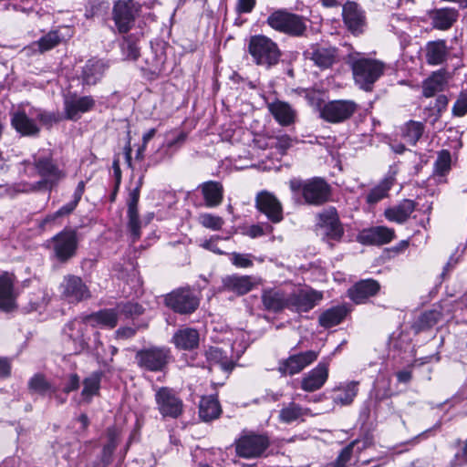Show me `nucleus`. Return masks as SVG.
Returning <instances> with one entry per match:
<instances>
[{
  "instance_id": "f257e3e1",
  "label": "nucleus",
  "mask_w": 467,
  "mask_h": 467,
  "mask_svg": "<svg viewBox=\"0 0 467 467\" xmlns=\"http://www.w3.org/2000/svg\"><path fill=\"white\" fill-rule=\"evenodd\" d=\"M24 164L32 166L36 174L40 177L38 186L45 191L51 192L66 179L67 171L65 164L55 158L50 149H41L32 155V160L24 161Z\"/></svg>"
},
{
  "instance_id": "f03ea898",
  "label": "nucleus",
  "mask_w": 467,
  "mask_h": 467,
  "mask_svg": "<svg viewBox=\"0 0 467 467\" xmlns=\"http://www.w3.org/2000/svg\"><path fill=\"white\" fill-rule=\"evenodd\" d=\"M348 62L352 68L355 83L366 91L372 89L385 69L383 62L366 57L358 52L349 54Z\"/></svg>"
},
{
  "instance_id": "7ed1b4c3",
  "label": "nucleus",
  "mask_w": 467,
  "mask_h": 467,
  "mask_svg": "<svg viewBox=\"0 0 467 467\" xmlns=\"http://www.w3.org/2000/svg\"><path fill=\"white\" fill-rule=\"evenodd\" d=\"M247 52L252 61L258 67L270 69L281 60L282 51L275 41L265 35L251 36L247 43Z\"/></svg>"
},
{
  "instance_id": "20e7f679",
  "label": "nucleus",
  "mask_w": 467,
  "mask_h": 467,
  "mask_svg": "<svg viewBox=\"0 0 467 467\" xmlns=\"http://www.w3.org/2000/svg\"><path fill=\"white\" fill-rule=\"evenodd\" d=\"M265 23L273 30L292 37H303L307 31L306 17L284 8L273 11Z\"/></svg>"
},
{
  "instance_id": "39448f33",
  "label": "nucleus",
  "mask_w": 467,
  "mask_h": 467,
  "mask_svg": "<svg viewBox=\"0 0 467 467\" xmlns=\"http://www.w3.org/2000/svg\"><path fill=\"white\" fill-rule=\"evenodd\" d=\"M289 186L294 193H301L305 202L310 205H322L329 200L331 195V186L320 177L306 181L292 179Z\"/></svg>"
},
{
  "instance_id": "423d86ee",
  "label": "nucleus",
  "mask_w": 467,
  "mask_h": 467,
  "mask_svg": "<svg viewBox=\"0 0 467 467\" xmlns=\"http://www.w3.org/2000/svg\"><path fill=\"white\" fill-rule=\"evenodd\" d=\"M171 358L170 348L166 347H150L138 350L134 359L141 370L162 372L167 368Z\"/></svg>"
},
{
  "instance_id": "0eeeda50",
  "label": "nucleus",
  "mask_w": 467,
  "mask_h": 467,
  "mask_svg": "<svg viewBox=\"0 0 467 467\" xmlns=\"http://www.w3.org/2000/svg\"><path fill=\"white\" fill-rule=\"evenodd\" d=\"M78 239L73 229H64L47 241V247L52 250V257L65 264L77 254Z\"/></svg>"
},
{
  "instance_id": "6e6552de",
  "label": "nucleus",
  "mask_w": 467,
  "mask_h": 467,
  "mask_svg": "<svg viewBox=\"0 0 467 467\" xmlns=\"http://www.w3.org/2000/svg\"><path fill=\"white\" fill-rule=\"evenodd\" d=\"M164 304L177 314L191 315L199 307L200 299L193 289L180 287L165 295Z\"/></svg>"
},
{
  "instance_id": "1a4fd4ad",
  "label": "nucleus",
  "mask_w": 467,
  "mask_h": 467,
  "mask_svg": "<svg viewBox=\"0 0 467 467\" xmlns=\"http://www.w3.org/2000/svg\"><path fill=\"white\" fill-rule=\"evenodd\" d=\"M358 105L351 99H335L326 102L320 109V118L328 123H342L358 110Z\"/></svg>"
},
{
  "instance_id": "9d476101",
  "label": "nucleus",
  "mask_w": 467,
  "mask_h": 467,
  "mask_svg": "<svg viewBox=\"0 0 467 467\" xmlns=\"http://www.w3.org/2000/svg\"><path fill=\"white\" fill-rule=\"evenodd\" d=\"M303 56L321 70L330 68L339 61L338 49L328 43L311 44L303 52Z\"/></svg>"
},
{
  "instance_id": "9b49d317",
  "label": "nucleus",
  "mask_w": 467,
  "mask_h": 467,
  "mask_svg": "<svg viewBox=\"0 0 467 467\" xmlns=\"http://www.w3.org/2000/svg\"><path fill=\"white\" fill-rule=\"evenodd\" d=\"M157 410L162 418L177 419L183 412V401L171 388H159L155 393Z\"/></svg>"
},
{
  "instance_id": "f8f14e48",
  "label": "nucleus",
  "mask_w": 467,
  "mask_h": 467,
  "mask_svg": "<svg viewBox=\"0 0 467 467\" xmlns=\"http://www.w3.org/2000/svg\"><path fill=\"white\" fill-rule=\"evenodd\" d=\"M140 12V5L135 0H118L114 3L112 18L119 33H127L134 25Z\"/></svg>"
},
{
  "instance_id": "ddd939ff",
  "label": "nucleus",
  "mask_w": 467,
  "mask_h": 467,
  "mask_svg": "<svg viewBox=\"0 0 467 467\" xmlns=\"http://www.w3.org/2000/svg\"><path fill=\"white\" fill-rule=\"evenodd\" d=\"M60 296L69 304H78L91 297L89 288L80 276L66 275L58 286Z\"/></svg>"
},
{
  "instance_id": "4468645a",
  "label": "nucleus",
  "mask_w": 467,
  "mask_h": 467,
  "mask_svg": "<svg viewBox=\"0 0 467 467\" xmlns=\"http://www.w3.org/2000/svg\"><path fill=\"white\" fill-rule=\"evenodd\" d=\"M88 320L85 318H75L67 322L63 328L66 344L68 350L73 354H79L88 348L86 332L88 330Z\"/></svg>"
},
{
  "instance_id": "2eb2a0df",
  "label": "nucleus",
  "mask_w": 467,
  "mask_h": 467,
  "mask_svg": "<svg viewBox=\"0 0 467 467\" xmlns=\"http://www.w3.org/2000/svg\"><path fill=\"white\" fill-rule=\"evenodd\" d=\"M318 225L323 230L322 239L330 247L334 246V242L341 241L345 231L335 208H330L319 213Z\"/></svg>"
},
{
  "instance_id": "dca6fc26",
  "label": "nucleus",
  "mask_w": 467,
  "mask_h": 467,
  "mask_svg": "<svg viewBox=\"0 0 467 467\" xmlns=\"http://www.w3.org/2000/svg\"><path fill=\"white\" fill-rule=\"evenodd\" d=\"M270 441L267 436L251 434L241 437L235 444V451L242 458L260 457L269 447Z\"/></svg>"
},
{
  "instance_id": "f3484780",
  "label": "nucleus",
  "mask_w": 467,
  "mask_h": 467,
  "mask_svg": "<svg viewBox=\"0 0 467 467\" xmlns=\"http://www.w3.org/2000/svg\"><path fill=\"white\" fill-rule=\"evenodd\" d=\"M318 355L319 352L316 350L293 353L287 358L279 361L278 371L284 376L298 374L314 363Z\"/></svg>"
},
{
  "instance_id": "a211bd4d",
  "label": "nucleus",
  "mask_w": 467,
  "mask_h": 467,
  "mask_svg": "<svg viewBox=\"0 0 467 467\" xmlns=\"http://www.w3.org/2000/svg\"><path fill=\"white\" fill-rule=\"evenodd\" d=\"M65 118L69 120H78L83 113L91 110L95 106V99L91 96H78L68 92L63 100Z\"/></svg>"
},
{
  "instance_id": "6ab92c4d",
  "label": "nucleus",
  "mask_w": 467,
  "mask_h": 467,
  "mask_svg": "<svg viewBox=\"0 0 467 467\" xmlns=\"http://www.w3.org/2000/svg\"><path fill=\"white\" fill-rule=\"evenodd\" d=\"M331 358H323L319 363L306 373L301 379V389L307 392L320 389L328 379V369Z\"/></svg>"
},
{
  "instance_id": "aec40b11",
  "label": "nucleus",
  "mask_w": 467,
  "mask_h": 467,
  "mask_svg": "<svg viewBox=\"0 0 467 467\" xmlns=\"http://www.w3.org/2000/svg\"><path fill=\"white\" fill-rule=\"evenodd\" d=\"M321 293L300 289L287 294V309L296 313L308 312L322 299Z\"/></svg>"
},
{
  "instance_id": "412c9836",
  "label": "nucleus",
  "mask_w": 467,
  "mask_h": 467,
  "mask_svg": "<svg viewBox=\"0 0 467 467\" xmlns=\"http://www.w3.org/2000/svg\"><path fill=\"white\" fill-rule=\"evenodd\" d=\"M167 44L163 41H151L150 49L144 52L143 69L153 75H159L165 70Z\"/></svg>"
},
{
  "instance_id": "4be33fe9",
  "label": "nucleus",
  "mask_w": 467,
  "mask_h": 467,
  "mask_svg": "<svg viewBox=\"0 0 467 467\" xmlns=\"http://www.w3.org/2000/svg\"><path fill=\"white\" fill-rule=\"evenodd\" d=\"M255 207L273 223H278L284 219L281 202L273 193L267 191H262L257 193Z\"/></svg>"
},
{
  "instance_id": "5701e85b",
  "label": "nucleus",
  "mask_w": 467,
  "mask_h": 467,
  "mask_svg": "<svg viewBox=\"0 0 467 467\" xmlns=\"http://www.w3.org/2000/svg\"><path fill=\"white\" fill-rule=\"evenodd\" d=\"M343 22L354 36L365 31L367 19L364 10L356 3L348 1L342 8Z\"/></svg>"
},
{
  "instance_id": "b1692460",
  "label": "nucleus",
  "mask_w": 467,
  "mask_h": 467,
  "mask_svg": "<svg viewBox=\"0 0 467 467\" xmlns=\"http://www.w3.org/2000/svg\"><path fill=\"white\" fill-rule=\"evenodd\" d=\"M86 182L80 181L73 193V199L69 202L61 206L57 212L47 215L38 224L39 228L46 230L47 226L53 225L58 218L69 215L72 213L79 203L82 195L85 192Z\"/></svg>"
},
{
  "instance_id": "393cba45",
  "label": "nucleus",
  "mask_w": 467,
  "mask_h": 467,
  "mask_svg": "<svg viewBox=\"0 0 467 467\" xmlns=\"http://www.w3.org/2000/svg\"><path fill=\"white\" fill-rule=\"evenodd\" d=\"M33 108L19 109L12 114L11 123L14 129L23 136H36L39 133V128L36 118L32 116Z\"/></svg>"
},
{
  "instance_id": "a878e982",
  "label": "nucleus",
  "mask_w": 467,
  "mask_h": 467,
  "mask_svg": "<svg viewBox=\"0 0 467 467\" xmlns=\"http://www.w3.org/2000/svg\"><path fill=\"white\" fill-rule=\"evenodd\" d=\"M140 191L138 188L130 190L127 198V216L128 228L130 232L132 242H136L140 237V221L139 217L138 203L140 200Z\"/></svg>"
},
{
  "instance_id": "bb28decb",
  "label": "nucleus",
  "mask_w": 467,
  "mask_h": 467,
  "mask_svg": "<svg viewBox=\"0 0 467 467\" xmlns=\"http://www.w3.org/2000/svg\"><path fill=\"white\" fill-rule=\"evenodd\" d=\"M380 290L378 281L368 278L355 283L348 290V297L356 304H364L367 300L375 296Z\"/></svg>"
},
{
  "instance_id": "cd10ccee",
  "label": "nucleus",
  "mask_w": 467,
  "mask_h": 467,
  "mask_svg": "<svg viewBox=\"0 0 467 467\" xmlns=\"http://www.w3.org/2000/svg\"><path fill=\"white\" fill-rule=\"evenodd\" d=\"M15 292V277L5 272L0 275V310L11 312L16 307Z\"/></svg>"
},
{
  "instance_id": "c85d7f7f",
  "label": "nucleus",
  "mask_w": 467,
  "mask_h": 467,
  "mask_svg": "<svg viewBox=\"0 0 467 467\" xmlns=\"http://www.w3.org/2000/svg\"><path fill=\"white\" fill-rule=\"evenodd\" d=\"M395 237L393 229L386 226H376L364 230L358 236L360 243L364 244H385Z\"/></svg>"
},
{
  "instance_id": "c756f323",
  "label": "nucleus",
  "mask_w": 467,
  "mask_h": 467,
  "mask_svg": "<svg viewBox=\"0 0 467 467\" xmlns=\"http://www.w3.org/2000/svg\"><path fill=\"white\" fill-rule=\"evenodd\" d=\"M254 285L253 278L249 275H232L223 278L222 290L243 296L250 292Z\"/></svg>"
},
{
  "instance_id": "7c9ffc66",
  "label": "nucleus",
  "mask_w": 467,
  "mask_h": 467,
  "mask_svg": "<svg viewBox=\"0 0 467 467\" xmlns=\"http://www.w3.org/2000/svg\"><path fill=\"white\" fill-rule=\"evenodd\" d=\"M417 203L410 199H404L397 205L389 207L385 210L384 215L389 222L404 223L415 211Z\"/></svg>"
},
{
  "instance_id": "2f4dec72",
  "label": "nucleus",
  "mask_w": 467,
  "mask_h": 467,
  "mask_svg": "<svg viewBox=\"0 0 467 467\" xmlns=\"http://www.w3.org/2000/svg\"><path fill=\"white\" fill-rule=\"evenodd\" d=\"M261 299L264 308L269 312L278 313L287 309V294L282 290L265 289Z\"/></svg>"
},
{
  "instance_id": "473e14b6",
  "label": "nucleus",
  "mask_w": 467,
  "mask_h": 467,
  "mask_svg": "<svg viewBox=\"0 0 467 467\" xmlns=\"http://www.w3.org/2000/svg\"><path fill=\"white\" fill-rule=\"evenodd\" d=\"M396 171H389L384 178L373 187L366 196V202L374 205L389 196V192L394 185Z\"/></svg>"
},
{
  "instance_id": "72a5a7b5",
  "label": "nucleus",
  "mask_w": 467,
  "mask_h": 467,
  "mask_svg": "<svg viewBox=\"0 0 467 467\" xmlns=\"http://www.w3.org/2000/svg\"><path fill=\"white\" fill-rule=\"evenodd\" d=\"M268 109L282 126H289L296 120V111L287 102L275 100L268 104Z\"/></svg>"
},
{
  "instance_id": "f704fd0d",
  "label": "nucleus",
  "mask_w": 467,
  "mask_h": 467,
  "mask_svg": "<svg viewBox=\"0 0 467 467\" xmlns=\"http://www.w3.org/2000/svg\"><path fill=\"white\" fill-rule=\"evenodd\" d=\"M447 56L448 48L445 40L430 41L426 44L425 58L429 65H441L446 60Z\"/></svg>"
},
{
  "instance_id": "c9c22d12",
  "label": "nucleus",
  "mask_w": 467,
  "mask_h": 467,
  "mask_svg": "<svg viewBox=\"0 0 467 467\" xmlns=\"http://www.w3.org/2000/svg\"><path fill=\"white\" fill-rule=\"evenodd\" d=\"M199 188L202 190L203 199L208 207H215L222 202L223 197V187L221 182L208 181L202 183Z\"/></svg>"
},
{
  "instance_id": "e433bc0d",
  "label": "nucleus",
  "mask_w": 467,
  "mask_h": 467,
  "mask_svg": "<svg viewBox=\"0 0 467 467\" xmlns=\"http://www.w3.org/2000/svg\"><path fill=\"white\" fill-rule=\"evenodd\" d=\"M222 408L216 396H204L199 404V416L203 421H211L220 417Z\"/></svg>"
},
{
  "instance_id": "4c0bfd02",
  "label": "nucleus",
  "mask_w": 467,
  "mask_h": 467,
  "mask_svg": "<svg viewBox=\"0 0 467 467\" xmlns=\"http://www.w3.org/2000/svg\"><path fill=\"white\" fill-rule=\"evenodd\" d=\"M306 416H312L310 409L290 402L279 410L278 418L281 422L290 424L296 420L303 421Z\"/></svg>"
},
{
  "instance_id": "58836bf2",
  "label": "nucleus",
  "mask_w": 467,
  "mask_h": 467,
  "mask_svg": "<svg viewBox=\"0 0 467 467\" xmlns=\"http://www.w3.org/2000/svg\"><path fill=\"white\" fill-rule=\"evenodd\" d=\"M348 313L345 305H337L324 311L318 317V323L325 328H329L340 324Z\"/></svg>"
},
{
  "instance_id": "ea45409f",
  "label": "nucleus",
  "mask_w": 467,
  "mask_h": 467,
  "mask_svg": "<svg viewBox=\"0 0 467 467\" xmlns=\"http://www.w3.org/2000/svg\"><path fill=\"white\" fill-rule=\"evenodd\" d=\"M199 333L194 328H183L178 330L173 337L172 341L178 348L192 350L199 345Z\"/></svg>"
},
{
  "instance_id": "a19ab883",
  "label": "nucleus",
  "mask_w": 467,
  "mask_h": 467,
  "mask_svg": "<svg viewBox=\"0 0 467 467\" xmlns=\"http://www.w3.org/2000/svg\"><path fill=\"white\" fill-rule=\"evenodd\" d=\"M103 373L94 371L83 380V389L81 391V400L85 403H90L95 396L99 394L100 383Z\"/></svg>"
},
{
  "instance_id": "79ce46f5",
  "label": "nucleus",
  "mask_w": 467,
  "mask_h": 467,
  "mask_svg": "<svg viewBox=\"0 0 467 467\" xmlns=\"http://www.w3.org/2000/svg\"><path fill=\"white\" fill-rule=\"evenodd\" d=\"M105 67L102 61L89 59L84 66L81 74V80L84 85H95L103 76Z\"/></svg>"
},
{
  "instance_id": "37998d69",
  "label": "nucleus",
  "mask_w": 467,
  "mask_h": 467,
  "mask_svg": "<svg viewBox=\"0 0 467 467\" xmlns=\"http://www.w3.org/2000/svg\"><path fill=\"white\" fill-rule=\"evenodd\" d=\"M458 13L454 8H440L432 12L431 18L435 28L447 30L456 22Z\"/></svg>"
},
{
  "instance_id": "c03bdc74",
  "label": "nucleus",
  "mask_w": 467,
  "mask_h": 467,
  "mask_svg": "<svg viewBox=\"0 0 467 467\" xmlns=\"http://www.w3.org/2000/svg\"><path fill=\"white\" fill-rule=\"evenodd\" d=\"M424 128L422 122L409 120L400 127V136L407 143L415 146L421 138Z\"/></svg>"
},
{
  "instance_id": "a18cd8bd",
  "label": "nucleus",
  "mask_w": 467,
  "mask_h": 467,
  "mask_svg": "<svg viewBox=\"0 0 467 467\" xmlns=\"http://www.w3.org/2000/svg\"><path fill=\"white\" fill-rule=\"evenodd\" d=\"M358 381H350L344 385L339 386L336 389V394L334 396V401L337 404H340L342 406L349 405L353 402L354 399L358 395Z\"/></svg>"
},
{
  "instance_id": "49530a36",
  "label": "nucleus",
  "mask_w": 467,
  "mask_h": 467,
  "mask_svg": "<svg viewBox=\"0 0 467 467\" xmlns=\"http://www.w3.org/2000/svg\"><path fill=\"white\" fill-rule=\"evenodd\" d=\"M142 37L141 32L128 35L121 43L122 54L126 59L136 60L140 56V41Z\"/></svg>"
},
{
  "instance_id": "de8ad7c7",
  "label": "nucleus",
  "mask_w": 467,
  "mask_h": 467,
  "mask_svg": "<svg viewBox=\"0 0 467 467\" xmlns=\"http://www.w3.org/2000/svg\"><path fill=\"white\" fill-rule=\"evenodd\" d=\"M205 357L211 366L219 365L224 371H231L234 368V362L230 360L225 352L217 347H210L205 351Z\"/></svg>"
},
{
  "instance_id": "09e8293b",
  "label": "nucleus",
  "mask_w": 467,
  "mask_h": 467,
  "mask_svg": "<svg viewBox=\"0 0 467 467\" xmlns=\"http://www.w3.org/2000/svg\"><path fill=\"white\" fill-rule=\"evenodd\" d=\"M441 313L438 310L431 309L421 313L412 325L415 333L430 329L435 326L441 319Z\"/></svg>"
},
{
  "instance_id": "8fccbe9b",
  "label": "nucleus",
  "mask_w": 467,
  "mask_h": 467,
  "mask_svg": "<svg viewBox=\"0 0 467 467\" xmlns=\"http://www.w3.org/2000/svg\"><path fill=\"white\" fill-rule=\"evenodd\" d=\"M446 84V77L442 72L433 73L423 82L422 94L426 98L433 97L443 89Z\"/></svg>"
},
{
  "instance_id": "3c124183",
  "label": "nucleus",
  "mask_w": 467,
  "mask_h": 467,
  "mask_svg": "<svg viewBox=\"0 0 467 467\" xmlns=\"http://www.w3.org/2000/svg\"><path fill=\"white\" fill-rule=\"evenodd\" d=\"M86 319L92 320L97 325L113 328L118 324V314L114 309H104L87 316Z\"/></svg>"
},
{
  "instance_id": "603ef678",
  "label": "nucleus",
  "mask_w": 467,
  "mask_h": 467,
  "mask_svg": "<svg viewBox=\"0 0 467 467\" xmlns=\"http://www.w3.org/2000/svg\"><path fill=\"white\" fill-rule=\"evenodd\" d=\"M28 389L31 392L37 393L39 395H47L55 392L51 384L47 380L43 374H35L28 381Z\"/></svg>"
},
{
  "instance_id": "864d4df0",
  "label": "nucleus",
  "mask_w": 467,
  "mask_h": 467,
  "mask_svg": "<svg viewBox=\"0 0 467 467\" xmlns=\"http://www.w3.org/2000/svg\"><path fill=\"white\" fill-rule=\"evenodd\" d=\"M62 40L58 31H50L43 36L38 41L33 43V47H37L40 53L48 51L57 47Z\"/></svg>"
},
{
  "instance_id": "5fc2aeb1",
  "label": "nucleus",
  "mask_w": 467,
  "mask_h": 467,
  "mask_svg": "<svg viewBox=\"0 0 467 467\" xmlns=\"http://www.w3.org/2000/svg\"><path fill=\"white\" fill-rule=\"evenodd\" d=\"M116 447L115 439L110 435L108 443L103 446L99 462H95L94 467H108L112 462V455Z\"/></svg>"
},
{
  "instance_id": "6e6d98bb",
  "label": "nucleus",
  "mask_w": 467,
  "mask_h": 467,
  "mask_svg": "<svg viewBox=\"0 0 467 467\" xmlns=\"http://www.w3.org/2000/svg\"><path fill=\"white\" fill-rule=\"evenodd\" d=\"M451 154L448 150H442L435 163H434V174L439 176H444L451 170Z\"/></svg>"
},
{
  "instance_id": "4d7b16f0",
  "label": "nucleus",
  "mask_w": 467,
  "mask_h": 467,
  "mask_svg": "<svg viewBox=\"0 0 467 467\" xmlns=\"http://www.w3.org/2000/svg\"><path fill=\"white\" fill-rule=\"evenodd\" d=\"M32 116L36 118V120H38L42 125L47 127H51L54 123L59 121L57 114L55 112H47L40 109L33 108Z\"/></svg>"
},
{
  "instance_id": "13d9d810",
  "label": "nucleus",
  "mask_w": 467,
  "mask_h": 467,
  "mask_svg": "<svg viewBox=\"0 0 467 467\" xmlns=\"http://www.w3.org/2000/svg\"><path fill=\"white\" fill-rule=\"evenodd\" d=\"M199 220L202 226L213 231L220 230L223 224V221L221 217L210 213L202 214Z\"/></svg>"
},
{
  "instance_id": "bf43d9fd",
  "label": "nucleus",
  "mask_w": 467,
  "mask_h": 467,
  "mask_svg": "<svg viewBox=\"0 0 467 467\" xmlns=\"http://www.w3.org/2000/svg\"><path fill=\"white\" fill-rule=\"evenodd\" d=\"M467 113V93L462 92L452 107V114L462 117Z\"/></svg>"
},
{
  "instance_id": "052dcab7",
  "label": "nucleus",
  "mask_w": 467,
  "mask_h": 467,
  "mask_svg": "<svg viewBox=\"0 0 467 467\" xmlns=\"http://www.w3.org/2000/svg\"><path fill=\"white\" fill-rule=\"evenodd\" d=\"M119 308H120V313L122 315H124L126 317L140 316L143 312V308L140 305H139L137 303H131V302H128V303L122 305L121 306H119Z\"/></svg>"
},
{
  "instance_id": "680f3d73",
  "label": "nucleus",
  "mask_w": 467,
  "mask_h": 467,
  "mask_svg": "<svg viewBox=\"0 0 467 467\" xmlns=\"http://www.w3.org/2000/svg\"><path fill=\"white\" fill-rule=\"evenodd\" d=\"M273 230V227L268 224H254L251 225L247 231V234L252 238H256L259 236H263L265 234H270Z\"/></svg>"
},
{
  "instance_id": "e2e57ef3",
  "label": "nucleus",
  "mask_w": 467,
  "mask_h": 467,
  "mask_svg": "<svg viewBox=\"0 0 467 467\" xmlns=\"http://www.w3.org/2000/svg\"><path fill=\"white\" fill-rule=\"evenodd\" d=\"M231 261L237 267L247 268L253 265V261L249 254L233 253Z\"/></svg>"
},
{
  "instance_id": "0e129e2a",
  "label": "nucleus",
  "mask_w": 467,
  "mask_h": 467,
  "mask_svg": "<svg viewBox=\"0 0 467 467\" xmlns=\"http://www.w3.org/2000/svg\"><path fill=\"white\" fill-rule=\"evenodd\" d=\"M14 191L21 193H28L37 191H45V188L38 186V182H20L14 185Z\"/></svg>"
},
{
  "instance_id": "69168bd1",
  "label": "nucleus",
  "mask_w": 467,
  "mask_h": 467,
  "mask_svg": "<svg viewBox=\"0 0 467 467\" xmlns=\"http://www.w3.org/2000/svg\"><path fill=\"white\" fill-rule=\"evenodd\" d=\"M358 443V441H354L350 442L348 446H346L345 448H343L341 450L340 453L338 454V456L337 457L336 460L339 463H341L343 466L346 467L347 463L351 459L353 449H354L355 445Z\"/></svg>"
},
{
  "instance_id": "338daca9",
  "label": "nucleus",
  "mask_w": 467,
  "mask_h": 467,
  "mask_svg": "<svg viewBox=\"0 0 467 467\" xmlns=\"http://www.w3.org/2000/svg\"><path fill=\"white\" fill-rule=\"evenodd\" d=\"M305 98L307 100L308 104L311 107L315 108L320 114V109H322L323 105L326 103L323 101L320 96L314 91H307L306 93Z\"/></svg>"
},
{
  "instance_id": "774afa93",
  "label": "nucleus",
  "mask_w": 467,
  "mask_h": 467,
  "mask_svg": "<svg viewBox=\"0 0 467 467\" xmlns=\"http://www.w3.org/2000/svg\"><path fill=\"white\" fill-rule=\"evenodd\" d=\"M452 467H459L467 464V440L463 447L455 455L452 462Z\"/></svg>"
}]
</instances>
